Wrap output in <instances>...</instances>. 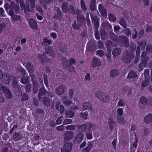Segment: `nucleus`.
I'll return each mask as SVG.
<instances>
[{
  "label": "nucleus",
  "mask_w": 152,
  "mask_h": 152,
  "mask_svg": "<svg viewBox=\"0 0 152 152\" xmlns=\"http://www.w3.org/2000/svg\"><path fill=\"white\" fill-rule=\"evenodd\" d=\"M109 34L111 39L115 43V46H117L119 43H121L124 44L126 47H128L129 44V39L125 36L121 35L118 37L111 31L109 32Z\"/></svg>",
  "instance_id": "f257e3e1"
},
{
  "label": "nucleus",
  "mask_w": 152,
  "mask_h": 152,
  "mask_svg": "<svg viewBox=\"0 0 152 152\" xmlns=\"http://www.w3.org/2000/svg\"><path fill=\"white\" fill-rule=\"evenodd\" d=\"M136 46L134 45L129 46L130 51L126 50V53L123 54L122 59L125 63L129 62L131 59H134V52L135 51Z\"/></svg>",
  "instance_id": "f03ea898"
},
{
  "label": "nucleus",
  "mask_w": 152,
  "mask_h": 152,
  "mask_svg": "<svg viewBox=\"0 0 152 152\" xmlns=\"http://www.w3.org/2000/svg\"><path fill=\"white\" fill-rule=\"evenodd\" d=\"M96 96L104 103H107L110 99L109 96L107 95H104V93L99 91H96Z\"/></svg>",
  "instance_id": "7ed1b4c3"
},
{
  "label": "nucleus",
  "mask_w": 152,
  "mask_h": 152,
  "mask_svg": "<svg viewBox=\"0 0 152 152\" xmlns=\"http://www.w3.org/2000/svg\"><path fill=\"white\" fill-rule=\"evenodd\" d=\"M29 0H26V4L24 1L22 0L19 3L20 4V6L22 9H24V12H31L30 8V5L29 3Z\"/></svg>",
  "instance_id": "20e7f679"
},
{
  "label": "nucleus",
  "mask_w": 152,
  "mask_h": 152,
  "mask_svg": "<svg viewBox=\"0 0 152 152\" xmlns=\"http://www.w3.org/2000/svg\"><path fill=\"white\" fill-rule=\"evenodd\" d=\"M46 53H43L42 54L39 53L37 55V58L42 63H45L50 62L51 59L46 56Z\"/></svg>",
  "instance_id": "39448f33"
},
{
  "label": "nucleus",
  "mask_w": 152,
  "mask_h": 152,
  "mask_svg": "<svg viewBox=\"0 0 152 152\" xmlns=\"http://www.w3.org/2000/svg\"><path fill=\"white\" fill-rule=\"evenodd\" d=\"M73 146L72 143H65L62 148L61 149V152H70L71 151Z\"/></svg>",
  "instance_id": "423d86ee"
},
{
  "label": "nucleus",
  "mask_w": 152,
  "mask_h": 152,
  "mask_svg": "<svg viewBox=\"0 0 152 152\" xmlns=\"http://www.w3.org/2000/svg\"><path fill=\"white\" fill-rule=\"evenodd\" d=\"M28 23L29 26L33 30H35L38 29L37 23L34 19L31 18L29 19Z\"/></svg>",
  "instance_id": "0eeeda50"
},
{
  "label": "nucleus",
  "mask_w": 152,
  "mask_h": 152,
  "mask_svg": "<svg viewBox=\"0 0 152 152\" xmlns=\"http://www.w3.org/2000/svg\"><path fill=\"white\" fill-rule=\"evenodd\" d=\"M31 80L33 84V92L34 94H36L38 91V83L32 77H31Z\"/></svg>",
  "instance_id": "6e6552de"
},
{
  "label": "nucleus",
  "mask_w": 152,
  "mask_h": 152,
  "mask_svg": "<svg viewBox=\"0 0 152 152\" xmlns=\"http://www.w3.org/2000/svg\"><path fill=\"white\" fill-rule=\"evenodd\" d=\"M98 9L102 17H105L107 16V10L104 9L102 4H100L99 5Z\"/></svg>",
  "instance_id": "1a4fd4ad"
},
{
  "label": "nucleus",
  "mask_w": 152,
  "mask_h": 152,
  "mask_svg": "<svg viewBox=\"0 0 152 152\" xmlns=\"http://www.w3.org/2000/svg\"><path fill=\"white\" fill-rule=\"evenodd\" d=\"M53 0H39L41 5L45 9H47V5H49L50 3L52 2Z\"/></svg>",
  "instance_id": "9d476101"
},
{
  "label": "nucleus",
  "mask_w": 152,
  "mask_h": 152,
  "mask_svg": "<svg viewBox=\"0 0 152 152\" xmlns=\"http://www.w3.org/2000/svg\"><path fill=\"white\" fill-rule=\"evenodd\" d=\"M65 87L64 86L61 85L58 86L56 88V92L58 95H61L64 94L65 92Z\"/></svg>",
  "instance_id": "9b49d317"
},
{
  "label": "nucleus",
  "mask_w": 152,
  "mask_h": 152,
  "mask_svg": "<svg viewBox=\"0 0 152 152\" xmlns=\"http://www.w3.org/2000/svg\"><path fill=\"white\" fill-rule=\"evenodd\" d=\"M10 8L12 9L16 13H17L18 12L20 8L19 5L15 4L14 1H12L10 4Z\"/></svg>",
  "instance_id": "f8f14e48"
},
{
  "label": "nucleus",
  "mask_w": 152,
  "mask_h": 152,
  "mask_svg": "<svg viewBox=\"0 0 152 152\" xmlns=\"http://www.w3.org/2000/svg\"><path fill=\"white\" fill-rule=\"evenodd\" d=\"M23 136L19 132H16L12 136L13 140L15 141L19 140L22 139Z\"/></svg>",
  "instance_id": "ddd939ff"
},
{
  "label": "nucleus",
  "mask_w": 152,
  "mask_h": 152,
  "mask_svg": "<svg viewBox=\"0 0 152 152\" xmlns=\"http://www.w3.org/2000/svg\"><path fill=\"white\" fill-rule=\"evenodd\" d=\"M105 46L107 51H111V48L112 46L116 47L115 46V43L114 44L111 40H108L106 41L105 43Z\"/></svg>",
  "instance_id": "4468645a"
},
{
  "label": "nucleus",
  "mask_w": 152,
  "mask_h": 152,
  "mask_svg": "<svg viewBox=\"0 0 152 152\" xmlns=\"http://www.w3.org/2000/svg\"><path fill=\"white\" fill-rule=\"evenodd\" d=\"M77 23L81 24L85 22V18L83 15L82 14H78L77 15Z\"/></svg>",
  "instance_id": "2eb2a0df"
},
{
  "label": "nucleus",
  "mask_w": 152,
  "mask_h": 152,
  "mask_svg": "<svg viewBox=\"0 0 152 152\" xmlns=\"http://www.w3.org/2000/svg\"><path fill=\"white\" fill-rule=\"evenodd\" d=\"M84 136V135L82 133L78 134L75 138L74 140L76 142L80 143L82 141Z\"/></svg>",
  "instance_id": "dca6fc26"
},
{
  "label": "nucleus",
  "mask_w": 152,
  "mask_h": 152,
  "mask_svg": "<svg viewBox=\"0 0 152 152\" xmlns=\"http://www.w3.org/2000/svg\"><path fill=\"white\" fill-rule=\"evenodd\" d=\"M116 123L115 121L112 118H110L108 119V124L109 125L110 131H111L114 129Z\"/></svg>",
  "instance_id": "f3484780"
},
{
  "label": "nucleus",
  "mask_w": 152,
  "mask_h": 152,
  "mask_svg": "<svg viewBox=\"0 0 152 152\" xmlns=\"http://www.w3.org/2000/svg\"><path fill=\"white\" fill-rule=\"evenodd\" d=\"M46 91V90L44 87V85H43V86L42 88H40L39 92L38 94V98L39 99H41L43 98V97L45 95Z\"/></svg>",
  "instance_id": "a211bd4d"
},
{
  "label": "nucleus",
  "mask_w": 152,
  "mask_h": 152,
  "mask_svg": "<svg viewBox=\"0 0 152 152\" xmlns=\"http://www.w3.org/2000/svg\"><path fill=\"white\" fill-rule=\"evenodd\" d=\"M65 134L66 135L65 139L68 140H70V139L73 138V132H66L65 133Z\"/></svg>",
  "instance_id": "6ab92c4d"
},
{
  "label": "nucleus",
  "mask_w": 152,
  "mask_h": 152,
  "mask_svg": "<svg viewBox=\"0 0 152 152\" xmlns=\"http://www.w3.org/2000/svg\"><path fill=\"white\" fill-rule=\"evenodd\" d=\"M61 64L64 66H69L68 60L66 57H61Z\"/></svg>",
  "instance_id": "aec40b11"
},
{
  "label": "nucleus",
  "mask_w": 152,
  "mask_h": 152,
  "mask_svg": "<svg viewBox=\"0 0 152 152\" xmlns=\"http://www.w3.org/2000/svg\"><path fill=\"white\" fill-rule=\"evenodd\" d=\"M121 49L116 48L113 50L112 54L114 57H116L121 54Z\"/></svg>",
  "instance_id": "412c9836"
},
{
  "label": "nucleus",
  "mask_w": 152,
  "mask_h": 152,
  "mask_svg": "<svg viewBox=\"0 0 152 152\" xmlns=\"http://www.w3.org/2000/svg\"><path fill=\"white\" fill-rule=\"evenodd\" d=\"M144 121L146 124H150L152 122V114L149 113L144 118Z\"/></svg>",
  "instance_id": "4be33fe9"
},
{
  "label": "nucleus",
  "mask_w": 152,
  "mask_h": 152,
  "mask_svg": "<svg viewBox=\"0 0 152 152\" xmlns=\"http://www.w3.org/2000/svg\"><path fill=\"white\" fill-rule=\"evenodd\" d=\"M90 8L92 11H94L96 10V0H91L89 5Z\"/></svg>",
  "instance_id": "5701e85b"
},
{
  "label": "nucleus",
  "mask_w": 152,
  "mask_h": 152,
  "mask_svg": "<svg viewBox=\"0 0 152 152\" xmlns=\"http://www.w3.org/2000/svg\"><path fill=\"white\" fill-rule=\"evenodd\" d=\"M92 66H100L101 62L100 61L96 58H94L92 63Z\"/></svg>",
  "instance_id": "b1692460"
},
{
  "label": "nucleus",
  "mask_w": 152,
  "mask_h": 152,
  "mask_svg": "<svg viewBox=\"0 0 152 152\" xmlns=\"http://www.w3.org/2000/svg\"><path fill=\"white\" fill-rule=\"evenodd\" d=\"M142 58V61L141 62L139 65L138 66H147V64L148 60L149 59V58L148 56L145 57L144 58Z\"/></svg>",
  "instance_id": "393cba45"
},
{
  "label": "nucleus",
  "mask_w": 152,
  "mask_h": 152,
  "mask_svg": "<svg viewBox=\"0 0 152 152\" xmlns=\"http://www.w3.org/2000/svg\"><path fill=\"white\" fill-rule=\"evenodd\" d=\"M57 14H56L54 16V18L55 19H58L60 18H61L62 17L61 15L62 13L60 9L58 7H57L56 10Z\"/></svg>",
  "instance_id": "a878e982"
},
{
  "label": "nucleus",
  "mask_w": 152,
  "mask_h": 152,
  "mask_svg": "<svg viewBox=\"0 0 152 152\" xmlns=\"http://www.w3.org/2000/svg\"><path fill=\"white\" fill-rule=\"evenodd\" d=\"M119 74V72L116 69H113L111 70L110 75L111 77L114 78L118 76Z\"/></svg>",
  "instance_id": "bb28decb"
},
{
  "label": "nucleus",
  "mask_w": 152,
  "mask_h": 152,
  "mask_svg": "<svg viewBox=\"0 0 152 152\" xmlns=\"http://www.w3.org/2000/svg\"><path fill=\"white\" fill-rule=\"evenodd\" d=\"M137 75L136 72H134V71L131 70L130 71L127 75V78L134 79L136 77Z\"/></svg>",
  "instance_id": "cd10ccee"
},
{
  "label": "nucleus",
  "mask_w": 152,
  "mask_h": 152,
  "mask_svg": "<svg viewBox=\"0 0 152 152\" xmlns=\"http://www.w3.org/2000/svg\"><path fill=\"white\" fill-rule=\"evenodd\" d=\"M100 35L102 39L105 40L108 38V34L104 29L100 30Z\"/></svg>",
  "instance_id": "c85d7f7f"
},
{
  "label": "nucleus",
  "mask_w": 152,
  "mask_h": 152,
  "mask_svg": "<svg viewBox=\"0 0 152 152\" xmlns=\"http://www.w3.org/2000/svg\"><path fill=\"white\" fill-rule=\"evenodd\" d=\"M61 8L64 12L66 13L67 12L68 8V3L65 1H64L63 3Z\"/></svg>",
  "instance_id": "c756f323"
},
{
  "label": "nucleus",
  "mask_w": 152,
  "mask_h": 152,
  "mask_svg": "<svg viewBox=\"0 0 152 152\" xmlns=\"http://www.w3.org/2000/svg\"><path fill=\"white\" fill-rule=\"evenodd\" d=\"M75 115V113L73 111L70 110H66L65 113V116L67 118H72Z\"/></svg>",
  "instance_id": "7c9ffc66"
},
{
  "label": "nucleus",
  "mask_w": 152,
  "mask_h": 152,
  "mask_svg": "<svg viewBox=\"0 0 152 152\" xmlns=\"http://www.w3.org/2000/svg\"><path fill=\"white\" fill-rule=\"evenodd\" d=\"M86 50L88 51L91 52L92 53H94L95 50L94 49V46L92 44L88 42L86 46Z\"/></svg>",
  "instance_id": "2f4dec72"
},
{
  "label": "nucleus",
  "mask_w": 152,
  "mask_h": 152,
  "mask_svg": "<svg viewBox=\"0 0 152 152\" xmlns=\"http://www.w3.org/2000/svg\"><path fill=\"white\" fill-rule=\"evenodd\" d=\"M50 99L48 97H44L43 98V104L46 106H48L50 104Z\"/></svg>",
  "instance_id": "473e14b6"
},
{
  "label": "nucleus",
  "mask_w": 152,
  "mask_h": 152,
  "mask_svg": "<svg viewBox=\"0 0 152 152\" xmlns=\"http://www.w3.org/2000/svg\"><path fill=\"white\" fill-rule=\"evenodd\" d=\"M144 76L145 80L150 82L151 77L149 76V71L148 69H145L144 72Z\"/></svg>",
  "instance_id": "72a5a7b5"
},
{
  "label": "nucleus",
  "mask_w": 152,
  "mask_h": 152,
  "mask_svg": "<svg viewBox=\"0 0 152 152\" xmlns=\"http://www.w3.org/2000/svg\"><path fill=\"white\" fill-rule=\"evenodd\" d=\"M83 109L85 110L88 109L89 110H92V105L89 102L83 103Z\"/></svg>",
  "instance_id": "f704fd0d"
},
{
  "label": "nucleus",
  "mask_w": 152,
  "mask_h": 152,
  "mask_svg": "<svg viewBox=\"0 0 152 152\" xmlns=\"http://www.w3.org/2000/svg\"><path fill=\"white\" fill-rule=\"evenodd\" d=\"M91 127L90 126L88 129L89 130V131L87 133L86 137L88 140H91L93 138L92 131L91 130Z\"/></svg>",
  "instance_id": "c9c22d12"
},
{
  "label": "nucleus",
  "mask_w": 152,
  "mask_h": 152,
  "mask_svg": "<svg viewBox=\"0 0 152 152\" xmlns=\"http://www.w3.org/2000/svg\"><path fill=\"white\" fill-rule=\"evenodd\" d=\"M93 144L91 143L88 144V146L86 147L82 150L83 152H89L92 149Z\"/></svg>",
  "instance_id": "e433bc0d"
},
{
  "label": "nucleus",
  "mask_w": 152,
  "mask_h": 152,
  "mask_svg": "<svg viewBox=\"0 0 152 152\" xmlns=\"http://www.w3.org/2000/svg\"><path fill=\"white\" fill-rule=\"evenodd\" d=\"M140 101L142 104L146 105L148 103V100L145 97L142 96L140 98Z\"/></svg>",
  "instance_id": "4c0bfd02"
},
{
  "label": "nucleus",
  "mask_w": 152,
  "mask_h": 152,
  "mask_svg": "<svg viewBox=\"0 0 152 152\" xmlns=\"http://www.w3.org/2000/svg\"><path fill=\"white\" fill-rule=\"evenodd\" d=\"M119 23L120 25L124 28H126L127 25L126 24V21L123 18H121L119 20Z\"/></svg>",
  "instance_id": "58836bf2"
},
{
  "label": "nucleus",
  "mask_w": 152,
  "mask_h": 152,
  "mask_svg": "<svg viewBox=\"0 0 152 152\" xmlns=\"http://www.w3.org/2000/svg\"><path fill=\"white\" fill-rule=\"evenodd\" d=\"M81 24L80 23H77V24L76 21L74 20L73 24L72 25V27L74 29H76L79 30L80 28V26Z\"/></svg>",
  "instance_id": "ea45409f"
},
{
  "label": "nucleus",
  "mask_w": 152,
  "mask_h": 152,
  "mask_svg": "<svg viewBox=\"0 0 152 152\" xmlns=\"http://www.w3.org/2000/svg\"><path fill=\"white\" fill-rule=\"evenodd\" d=\"M29 99V97L28 94L24 93L21 97V101H24L28 100Z\"/></svg>",
  "instance_id": "a19ab883"
},
{
  "label": "nucleus",
  "mask_w": 152,
  "mask_h": 152,
  "mask_svg": "<svg viewBox=\"0 0 152 152\" xmlns=\"http://www.w3.org/2000/svg\"><path fill=\"white\" fill-rule=\"evenodd\" d=\"M88 128V126L86 124L84 123L80 126V129L81 132H83L86 131Z\"/></svg>",
  "instance_id": "79ce46f5"
},
{
  "label": "nucleus",
  "mask_w": 152,
  "mask_h": 152,
  "mask_svg": "<svg viewBox=\"0 0 152 152\" xmlns=\"http://www.w3.org/2000/svg\"><path fill=\"white\" fill-rule=\"evenodd\" d=\"M46 50V55L47 54H49L50 55L54 57L55 56V54L53 53V52L52 51V49L49 48H48L45 49Z\"/></svg>",
  "instance_id": "37998d69"
},
{
  "label": "nucleus",
  "mask_w": 152,
  "mask_h": 152,
  "mask_svg": "<svg viewBox=\"0 0 152 152\" xmlns=\"http://www.w3.org/2000/svg\"><path fill=\"white\" fill-rule=\"evenodd\" d=\"M32 85L31 83L28 84L26 86V93H29L31 91Z\"/></svg>",
  "instance_id": "c03bdc74"
},
{
  "label": "nucleus",
  "mask_w": 152,
  "mask_h": 152,
  "mask_svg": "<svg viewBox=\"0 0 152 152\" xmlns=\"http://www.w3.org/2000/svg\"><path fill=\"white\" fill-rule=\"evenodd\" d=\"M43 78L45 85L47 88H49V82L48 80V75H47L45 74L43 77Z\"/></svg>",
  "instance_id": "a18cd8bd"
},
{
  "label": "nucleus",
  "mask_w": 152,
  "mask_h": 152,
  "mask_svg": "<svg viewBox=\"0 0 152 152\" xmlns=\"http://www.w3.org/2000/svg\"><path fill=\"white\" fill-rule=\"evenodd\" d=\"M4 94H5V97L7 99H10L12 97V94L10 90Z\"/></svg>",
  "instance_id": "49530a36"
},
{
  "label": "nucleus",
  "mask_w": 152,
  "mask_h": 152,
  "mask_svg": "<svg viewBox=\"0 0 152 152\" xmlns=\"http://www.w3.org/2000/svg\"><path fill=\"white\" fill-rule=\"evenodd\" d=\"M81 3V8L84 11H86L87 10V8L84 1L83 0H81V3Z\"/></svg>",
  "instance_id": "de8ad7c7"
},
{
  "label": "nucleus",
  "mask_w": 152,
  "mask_h": 152,
  "mask_svg": "<svg viewBox=\"0 0 152 152\" xmlns=\"http://www.w3.org/2000/svg\"><path fill=\"white\" fill-rule=\"evenodd\" d=\"M29 78L28 77H26L25 78H22L21 82L23 84H26L27 83L29 82Z\"/></svg>",
  "instance_id": "09e8293b"
},
{
  "label": "nucleus",
  "mask_w": 152,
  "mask_h": 152,
  "mask_svg": "<svg viewBox=\"0 0 152 152\" xmlns=\"http://www.w3.org/2000/svg\"><path fill=\"white\" fill-rule=\"evenodd\" d=\"M39 138L40 137L39 135H37L35 136L34 141H33L34 145H36L39 144Z\"/></svg>",
  "instance_id": "8fccbe9b"
},
{
  "label": "nucleus",
  "mask_w": 152,
  "mask_h": 152,
  "mask_svg": "<svg viewBox=\"0 0 152 152\" xmlns=\"http://www.w3.org/2000/svg\"><path fill=\"white\" fill-rule=\"evenodd\" d=\"M109 19L110 21H115L116 20V18L115 17L114 14L110 13L109 15Z\"/></svg>",
  "instance_id": "3c124183"
},
{
  "label": "nucleus",
  "mask_w": 152,
  "mask_h": 152,
  "mask_svg": "<svg viewBox=\"0 0 152 152\" xmlns=\"http://www.w3.org/2000/svg\"><path fill=\"white\" fill-rule=\"evenodd\" d=\"M80 115L84 120H87V117L88 116V112L86 111L84 113H81Z\"/></svg>",
  "instance_id": "603ef678"
},
{
  "label": "nucleus",
  "mask_w": 152,
  "mask_h": 152,
  "mask_svg": "<svg viewBox=\"0 0 152 152\" xmlns=\"http://www.w3.org/2000/svg\"><path fill=\"white\" fill-rule=\"evenodd\" d=\"M126 29L124 30V32L126 36L129 37L130 35H132V33L131 32L130 29V28H125Z\"/></svg>",
  "instance_id": "864d4df0"
},
{
  "label": "nucleus",
  "mask_w": 152,
  "mask_h": 152,
  "mask_svg": "<svg viewBox=\"0 0 152 152\" xmlns=\"http://www.w3.org/2000/svg\"><path fill=\"white\" fill-rule=\"evenodd\" d=\"M66 129L67 130L73 131L75 129V126L74 125H70L66 126Z\"/></svg>",
  "instance_id": "5fc2aeb1"
},
{
  "label": "nucleus",
  "mask_w": 152,
  "mask_h": 152,
  "mask_svg": "<svg viewBox=\"0 0 152 152\" xmlns=\"http://www.w3.org/2000/svg\"><path fill=\"white\" fill-rule=\"evenodd\" d=\"M96 53L98 56L100 57H102L104 56V52L102 50H99L96 52Z\"/></svg>",
  "instance_id": "6e6d98bb"
},
{
  "label": "nucleus",
  "mask_w": 152,
  "mask_h": 152,
  "mask_svg": "<svg viewBox=\"0 0 152 152\" xmlns=\"http://www.w3.org/2000/svg\"><path fill=\"white\" fill-rule=\"evenodd\" d=\"M43 42L45 43H47L49 45H51L52 43V42L50 39H48L47 37H45L43 39Z\"/></svg>",
  "instance_id": "4d7b16f0"
},
{
  "label": "nucleus",
  "mask_w": 152,
  "mask_h": 152,
  "mask_svg": "<svg viewBox=\"0 0 152 152\" xmlns=\"http://www.w3.org/2000/svg\"><path fill=\"white\" fill-rule=\"evenodd\" d=\"M6 23H3L0 24V33H2L6 26Z\"/></svg>",
  "instance_id": "13d9d810"
},
{
  "label": "nucleus",
  "mask_w": 152,
  "mask_h": 152,
  "mask_svg": "<svg viewBox=\"0 0 152 152\" xmlns=\"http://www.w3.org/2000/svg\"><path fill=\"white\" fill-rule=\"evenodd\" d=\"M63 103L66 107H70L72 104V102L70 100H67L64 101Z\"/></svg>",
  "instance_id": "bf43d9fd"
},
{
  "label": "nucleus",
  "mask_w": 152,
  "mask_h": 152,
  "mask_svg": "<svg viewBox=\"0 0 152 152\" xmlns=\"http://www.w3.org/2000/svg\"><path fill=\"white\" fill-rule=\"evenodd\" d=\"M9 90V89L7 88L5 86H3L1 87L0 86V91L1 90L2 91L4 94Z\"/></svg>",
  "instance_id": "052dcab7"
},
{
  "label": "nucleus",
  "mask_w": 152,
  "mask_h": 152,
  "mask_svg": "<svg viewBox=\"0 0 152 152\" xmlns=\"http://www.w3.org/2000/svg\"><path fill=\"white\" fill-rule=\"evenodd\" d=\"M69 61V66H71L74 64L75 63H76V61L73 58H70Z\"/></svg>",
  "instance_id": "680f3d73"
},
{
  "label": "nucleus",
  "mask_w": 152,
  "mask_h": 152,
  "mask_svg": "<svg viewBox=\"0 0 152 152\" xmlns=\"http://www.w3.org/2000/svg\"><path fill=\"white\" fill-rule=\"evenodd\" d=\"M10 78L9 76H6L4 77V83H5L8 84L10 82Z\"/></svg>",
  "instance_id": "e2e57ef3"
},
{
  "label": "nucleus",
  "mask_w": 152,
  "mask_h": 152,
  "mask_svg": "<svg viewBox=\"0 0 152 152\" xmlns=\"http://www.w3.org/2000/svg\"><path fill=\"white\" fill-rule=\"evenodd\" d=\"M63 118V116L62 115H61L58 117L56 121L57 125L60 124L62 123Z\"/></svg>",
  "instance_id": "0e129e2a"
},
{
  "label": "nucleus",
  "mask_w": 152,
  "mask_h": 152,
  "mask_svg": "<svg viewBox=\"0 0 152 152\" xmlns=\"http://www.w3.org/2000/svg\"><path fill=\"white\" fill-rule=\"evenodd\" d=\"M98 47L99 49H103L104 47L103 43L101 41H99L97 43Z\"/></svg>",
  "instance_id": "69168bd1"
},
{
  "label": "nucleus",
  "mask_w": 152,
  "mask_h": 152,
  "mask_svg": "<svg viewBox=\"0 0 152 152\" xmlns=\"http://www.w3.org/2000/svg\"><path fill=\"white\" fill-rule=\"evenodd\" d=\"M72 123V120L69 119H66L63 122L64 125L71 124Z\"/></svg>",
  "instance_id": "338daca9"
},
{
  "label": "nucleus",
  "mask_w": 152,
  "mask_h": 152,
  "mask_svg": "<svg viewBox=\"0 0 152 152\" xmlns=\"http://www.w3.org/2000/svg\"><path fill=\"white\" fill-rule=\"evenodd\" d=\"M95 37L96 39L98 40L100 38L99 33L98 30H95Z\"/></svg>",
  "instance_id": "774afa93"
}]
</instances>
